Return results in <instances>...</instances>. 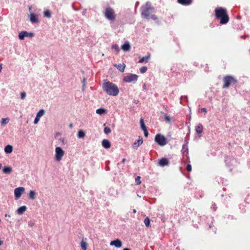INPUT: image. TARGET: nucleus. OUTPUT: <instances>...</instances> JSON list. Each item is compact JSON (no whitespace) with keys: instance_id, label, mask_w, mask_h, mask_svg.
Listing matches in <instances>:
<instances>
[{"instance_id":"obj_1","label":"nucleus","mask_w":250,"mask_h":250,"mask_svg":"<svg viewBox=\"0 0 250 250\" xmlns=\"http://www.w3.org/2000/svg\"><path fill=\"white\" fill-rule=\"evenodd\" d=\"M103 88L104 90L109 95L115 96L119 93V90L117 86L109 82L104 83Z\"/></svg>"},{"instance_id":"obj_2","label":"nucleus","mask_w":250,"mask_h":250,"mask_svg":"<svg viewBox=\"0 0 250 250\" xmlns=\"http://www.w3.org/2000/svg\"><path fill=\"white\" fill-rule=\"evenodd\" d=\"M142 15L145 18L148 19L150 16V18L153 20L156 19L154 15H151L153 13V7L151 6L150 2L147 1L145 5H143L141 8Z\"/></svg>"},{"instance_id":"obj_3","label":"nucleus","mask_w":250,"mask_h":250,"mask_svg":"<svg viewBox=\"0 0 250 250\" xmlns=\"http://www.w3.org/2000/svg\"><path fill=\"white\" fill-rule=\"evenodd\" d=\"M215 11V16L217 19H220V23L221 24H225L229 21V18L225 9L220 7L218 9H216Z\"/></svg>"},{"instance_id":"obj_4","label":"nucleus","mask_w":250,"mask_h":250,"mask_svg":"<svg viewBox=\"0 0 250 250\" xmlns=\"http://www.w3.org/2000/svg\"><path fill=\"white\" fill-rule=\"evenodd\" d=\"M104 14L105 18L110 21H114L116 19V15L115 11L110 7L105 8Z\"/></svg>"},{"instance_id":"obj_5","label":"nucleus","mask_w":250,"mask_h":250,"mask_svg":"<svg viewBox=\"0 0 250 250\" xmlns=\"http://www.w3.org/2000/svg\"><path fill=\"white\" fill-rule=\"evenodd\" d=\"M55 159L57 162L61 161L64 155V151L60 146L56 147L55 150Z\"/></svg>"},{"instance_id":"obj_6","label":"nucleus","mask_w":250,"mask_h":250,"mask_svg":"<svg viewBox=\"0 0 250 250\" xmlns=\"http://www.w3.org/2000/svg\"><path fill=\"white\" fill-rule=\"evenodd\" d=\"M155 141L160 146H164L167 144L166 138L160 134H158L155 136Z\"/></svg>"},{"instance_id":"obj_7","label":"nucleus","mask_w":250,"mask_h":250,"mask_svg":"<svg viewBox=\"0 0 250 250\" xmlns=\"http://www.w3.org/2000/svg\"><path fill=\"white\" fill-rule=\"evenodd\" d=\"M223 81L224 83L223 86L224 88H228L230 86V83L232 82L236 83V81L234 80L232 77L230 76L224 77L223 79Z\"/></svg>"},{"instance_id":"obj_8","label":"nucleus","mask_w":250,"mask_h":250,"mask_svg":"<svg viewBox=\"0 0 250 250\" xmlns=\"http://www.w3.org/2000/svg\"><path fill=\"white\" fill-rule=\"evenodd\" d=\"M137 79L138 76L133 74H129L124 78V81L127 83L135 82Z\"/></svg>"},{"instance_id":"obj_9","label":"nucleus","mask_w":250,"mask_h":250,"mask_svg":"<svg viewBox=\"0 0 250 250\" xmlns=\"http://www.w3.org/2000/svg\"><path fill=\"white\" fill-rule=\"evenodd\" d=\"M25 188L23 187H19L14 189V195L16 199H18L21 197V194L24 192Z\"/></svg>"},{"instance_id":"obj_10","label":"nucleus","mask_w":250,"mask_h":250,"mask_svg":"<svg viewBox=\"0 0 250 250\" xmlns=\"http://www.w3.org/2000/svg\"><path fill=\"white\" fill-rule=\"evenodd\" d=\"M34 36L33 33H28L26 31H21L19 34V38L21 40H23L25 37L32 38Z\"/></svg>"},{"instance_id":"obj_11","label":"nucleus","mask_w":250,"mask_h":250,"mask_svg":"<svg viewBox=\"0 0 250 250\" xmlns=\"http://www.w3.org/2000/svg\"><path fill=\"white\" fill-rule=\"evenodd\" d=\"M111 246H114L116 248H121L122 246V241L117 239L113 241H111L110 243Z\"/></svg>"},{"instance_id":"obj_12","label":"nucleus","mask_w":250,"mask_h":250,"mask_svg":"<svg viewBox=\"0 0 250 250\" xmlns=\"http://www.w3.org/2000/svg\"><path fill=\"white\" fill-rule=\"evenodd\" d=\"M143 142V138L141 137H139V139L133 144L132 147L135 149H137L140 145H142Z\"/></svg>"},{"instance_id":"obj_13","label":"nucleus","mask_w":250,"mask_h":250,"mask_svg":"<svg viewBox=\"0 0 250 250\" xmlns=\"http://www.w3.org/2000/svg\"><path fill=\"white\" fill-rule=\"evenodd\" d=\"M102 146L106 149L109 148L111 146V144L109 141L106 139H104L102 141Z\"/></svg>"},{"instance_id":"obj_14","label":"nucleus","mask_w":250,"mask_h":250,"mask_svg":"<svg viewBox=\"0 0 250 250\" xmlns=\"http://www.w3.org/2000/svg\"><path fill=\"white\" fill-rule=\"evenodd\" d=\"M30 20L32 23H38L39 22V19L37 16L33 13H31L29 15Z\"/></svg>"},{"instance_id":"obj_15","label":"nucleus","mask_w":250,"mask_h":250,"mask_svg":"<svg viewBox=\"0 0 250 250\" xmlns=\"http://www.w3.org/2000/svg\"><path fill=\"white\" fill-rule=\"evenodd\" d=\"M150 56L149 54L145 57H140L139 62L140 63H144V62L147 63L150 59Z\"/></svg>"},{"instance_id":"obj_16","label":"nucleus","mask_w":250,"mask_h":250,"mask_svg":"<svg viewBox=\"0 0 250 250\" xmlns=\"http://www.w3.org/2000/svg\"><path fill=\"white\" fill-rule=\"evenodd\" d=\"M27 210V207L25 206L20 207L17 210V213L19 215L22 214Z\"/></svg>"},{"instance_id":"obj_17","label":"nucleus","mask_w":250,"mask_h":250,"mask_svg":"<svg viewBox=\"0 0 250 250\" xmlns=\"http://www.w3.org/2000/svg\"><path fill=\"white\" fill-rule=\"evenodd\" d=\"M114 66H115L121 72H123L125 71V64H114Z\"/></svg>"},{"instance_id":"obj_18","label":"nucleus","mask_w":250,"mask_h":250,"mask_svg":"<svg viewBox=\"0 0 250 250\" xmlns=\"http://www.w3.org/2000/svg\"><path fill=\"white\" fill-rule=\"evenodd\" d=\"M159 165L162 167H164L168 164V161L167 158L161 159L159 162Z\"/></svg>"},{"instance_id":"obj_19","label":"nucleus","mask_w":250,"mask_h":250,"mask_svg":"<svg viewBox=\"0 0 250 250\" xmlns=\"http://www.w3.org/2000/svg\"><path fill=\"white\" fill-rule=\"evenodd\" d=\"M13 146L11 145H8L4 148V151L6 153L10 154L13 151Z\"/></svg>"},{"instance_id":"obj_20","label":"nucleus","mask_w":250,"mask_h":250,"mask_svg":"<svg viewBox=\"0 0 250 250\" xmlns=\"http://www.w3.org/2000/svg\"><path fill=\"white\" fill-rule=\"evenodd\" d=\"M86 239L84 240L83 239L81 242L80 245L83 250H87V244L86 242Z\"/></svg>"},{"instance_id":"obj_21","label":"nucleus","mask_w":250,"mask_h":250,"mask_svg":"<svg viewBox=\"0 0 250 250\" xmlns=\"http://www.w3.org/2000/svg\"><path fill=\"white\" fill-rule=\"evenodd\" d=\"M177 1L183 5H189L191 3L192 0H177Z\"/></svg>"},{"instance_id":"obj_22","label":"nucleus","mask_w":250,"mask_h":250,"mask_svg":"<svg viewBox=\"0 0 250 250\" xmlns=\"http://www.w3.org/2000/svg\"><path fill=\"white\" fill-rule=\"evenodd\" d=\"M122 49L125 51H128L130 49V46L129 43H125L122 46Z\"/></svg>"},{"instance_id":"obj_23","label":"nucleus","mask_w":250,"mask_h":250,"mask_svg":"<svg viewBox=\"0 0 250 250\" xmlns=\"http://www.w3.org/2000/svg\"><path fill=\"white\" fill-rule=\"evenodd\" d=\"M96 112L99 115L104 114L106 113V110L104 108H101L97 109Z\"/></svg>"},{"instance_id":"obj_24","label":"nucleus","mask_w":250,"mask_h":250,"mask_svg":"<svg viewBox=\"0 0 250 250\" xmlns=\"http://www.w3.org/2000/svg\"><path fill=\"white\" fill-rule=\"evenodd\" d=\"M36 193L34 190H30L29 193V198L33 200L35 199Z\"/></svg>"},{"instance_id":"obj_25","label":"nucleus","mask_w":250,"mask_h":250,"mask_svg":"<svg viewBox=\"0 0 250 250\" xmlns=\"http://www.w3.org/2000/svg\"><path fill=\"white\" fill-rule=\"evenodd\" d=\"M85 136V133L83 130H80L78 132V137L83 139Z\"/></svg>"},{"instance_id":"obj_26","label":"nucleus","mask_w":250,"mask_h":250,"mask_svg":"<svg viewBox=\"0 0 250 250\" xmlns=\"http://www.w3.org/2000/svg\"><path fill=\"white\" fill-rule=\"evenodd\" d=\"M12 171V169L10 167H5L3 169V172L5 174H10Z\"/></svg>"},{"instance_id":"obj_27","label":"nucleus","mask_w":250,"mask_h":250,"mask_svg":"<svg viewBox=\"0 0 250 250\" xmlns=\"http://www.w3.org/2000/svg\"><path fill=\"white\" fill-rule=\"evenodd\" d=\"M195 130L197 133H201L203 131V125L201 124L198 125L195 128Z\"/></svg>"},{"instance_id":"obj_28","label":"nucleus","mask_w":250,"mask_h":250,"mask_svg":"<svg viewBox=\"0 0 250 250\" xmlns=\"http://www.w3.org/2000/svg\"><path fill=\"white\" fill-rule=\"evenodd\" d=\"M43 15L45 17L50 18L51 16V12L49 10H46L43 12Z\"/></svg>"},{"instance_id":"obj_29","label":"nucleus","mask_w":250,"mask_h":250,"mask_svg":"<svg viewBox=\"0 0 250 250\" xmlns=\"http://www.w3.org/2000/svg\"><path fill=\"white\" fill-rule=\"evenodd\" d=\"M9 121V119L8 118H2L0 121V124L1 125H6L8 123Z\"/></svg>"},{"instance_id":"obj_30","label":"nucleus","mask_w":250,"mask_h":250,"mask_svg":"<svg viewBox=\"0 0 250 250\" xmlns=\"http://www.w3.org/2000/svg\"><path fill=\"white\" fill-rule=\"evenodd\" d=\"M44 114H45V110L44 109H41L37 113L36 116H38V117L41 118L42 116H43Z\"/></svg>"},{"instance_id":"obj_31","label":"nucleus","mask_w":250,"mask_h":250,"mask_svg":"<svg viewBox=\"0 0 250 250\" xmlns=\"http://www.w3.org/2000/svg\"><path fill=\"white\" fill-rule=\"evenodd\" d=\"M165 121L168 123V124H171V118L169 116L167 115V114H165Z\"/></svg>"},{"instance_id":"obj_32","label":"nucleus","mask_w":250,"mask_h":250,"mask_svg":"<svg viewBox=\"0 0 250 250\" xmlns=\"http://www.w3.org/2000/svg\"><path fill=\"white\" fill-rule=\"evenodd\" d=\"M140 123L141 127L143 130L146 129V127L145 126V125L144 123V120L143 119H141V120L140 121Z\"/></svg>"},{"instance_id":"obj_33","label":"nucleus","mask_w":250,"mask_h":250,"mask_svg":"<svg viewBox=\"0 0 250 250\" xmlns=\"http://www.w3.org/2000/svg\"><path fill=\"white\" fill-rule=\"evenodd\" d=\"M144 223H145V225L146 226V227H148L149 226V224H150V220L148 218V217H146L145 219V220H144Z\"/></svg>"},{"instance_id":"obj_34","label":"nucleus","mask_w":250,"mask_h":250,"mask_svg":"<svg viewBox=\"0 0 250 250\" xmlns=\"http://www.w3.org/2000/svg\"><path fill=\"white\" fill-rule=\"evenodd\" d=\"M111 131V129L109 127H104V133H105L106 134H108L109 133H110Z\"/></svg>"},{"instance_id":"obj_35","label":"nucleus","mask_w":250,"mask_h":250,"mask_svg":"<svg viewBox=\"0 0 250 250\" xmlns=\"http://www.w3.org/2000/svg\"><path fill=\"white\" fill-rule=\"evenodd\" d=\"M146 70H147V68L145 66L142 67L140 69V71L141 73H145L146 71Z\"/></svg>"},{"instance_id":"obj_36","label":"nucleus","mask_w":250,"mask_h":250,"mask_svg":"<svg viewBox=\"0 0 250 250\" xmlns=\"http://www.w3.org/2000/svg\"><path fill=\"white\" fill-rule=\"evenodd\" d=\"M112 49L115 50L117 52H119L120 50L119 47L117 44L113 45L112 46Z\"/></svg>"},{"instance_id":"obj_37","label":"nucleus","mask_w":250,"mask_h":250,"mask_svg":"<svg viewBox=\"0 0 250 250\" xmlns=\"http://www.w3.org/2000/svg\"><path fill=\"white\" fill-rule=\"evenodd\" d=\"M135 181L137 183V185H139L140 184H141V182L140 181V176H137L136 178H135Z\"/></svg>"},{"instance_id":"obj_38","label":"nucleus","mask_w":250,"mask_h":250,"mask_svg":"<svg viewBox=\"0 0 250 250\" xmlns=\"http://www.w3.org/2000/svg\"><path fill=\"white\" fill-rule=\"evenodd\" d=\"M26 94L25 92H21V99H24L26 97Z\"/></svg>"},{"instance_id":"obj_39","label":"nucleus","mask_w":250,"mask_h":250,"mask_svg":"<svg viewBox=\"0 0 250 250\" xmlns=\"http://www.w3.org/2000/svg\"><path fill=\"white\" fill-rule=\"evenodd\" d=\"M182 150L183 151V153H185V152L188 150L187 146L186 145H184L183 146Z\"/></svg>"},{"instance_id":"obj_40","label":"nucleus","mask_w":250,"mask_h":250,"mask_svg":"<svg viewBox=\"0 0 250 250\" xmlns=\"http://www.w3.org/2000/svg\"><path fill=\"white\" fill-rule=\"evenodd\" d=\"M40 119V118L38 117V116H36V117L34 120V124H37L39 122Z\"/></svg>"},{"instance_id":"obj_41","label":"nucleus","mask_w":250,"mask_h":250,"mask_svg":"<svg viewBox=\"0 0 250 250\" xmlns=\"http://www.w3.org/2000/svg\"><path fill=\"white\" fill-rule=\"evenodd\" d=\"M187 170L188 171H190L191 170V166L190 165H187Z\"/></svg>"},{"instance_id":"obj_42","label":"nucleus","mask_w":250,"mask_h":250,"mask_svg":"<svg viewBox=\"0 0 250 250\" xmlns=\"http://www.w3.org/2000/svg\"><path fill=\"white\" fill-rule=\"evenodd\" d=\"M144 132V135L146 137H147L148 135V132L147 130V129H146L145 130H143Z\"/></svg>"},{"instance_id":"obj_43","label":"nucleus","mask_w":250,"mask_h":250,"mask_svg":"<svg viewBox=\"0 0 250 250\" xmlns=\"http://www.w3.org/2000/svg\"><path fill=\"white\" fill-rule=\"evenodd\" d=\"M86 80L85 78H84L83 80V90L84 89V86H85V83H86Z\"/></svg>"},{"instance_id":"obj_44","label":"nucleus","mask_w":250,"mask_h":250,"mask_svg":"<svg viewBox=\"0 0 250 250\" xmlns=\"http://www.w3.org/2000/svg\"><path fill=\"white\" fill-rule=\"evenodd\" d=\"M201 111L205 112V113H207V109L206 108H203L201 109Z\"/></svg>"},{"instance_id":"obj_45","label":"nucleus","mask_w":250,"mask_h":250,"mask_svg":"<svg viewBox=\"0 0 250 250\" xmlns=\"http://www.w3.org/2000/svg\"><path fill=\"white\" fill-rule=\"evenodd\" d=\"M2 69V64H0V72L1 71Z\"/></svg>"},{"instance_id":"obj_46","label":"nucleus","mask_w":250,"mask_h":250,"mask_svg":"<svg viewBox=\"0 0 250 250\" xmlns=\"http://www.w3.org/2000/svg\"><path fill=\"white\" fill-rule=\"evenodd\" d=\"M133 212L134 213H135L136 212V210L135 209H133Z\"/></svg>"},{"instance_id":"obj_47","label":"nucleus","mask_w":250,"mask_h":250,"mask_svg":"<svg viewBox=\"0 0 250 250\" xmlns=\"http://www.w3.org/2000/svg\"><path fill=\"white\" fill-rule=\"evenodd\" d=\"M3 242L0 240V246L2 244Z\"/></svg>"},{"instance_id":"obj_48","label":"nucleus","mask_w":250,"mask_h":250,"mask_svg":"<svg viewBox=\"0 0 250 250\" xmlns=\"http://www.w3.org/2000/svg\"><path fill=\"white\" fill-rule=\"evenodd\" d=\"M124 250H130L129 249H128V248H125L124 249Z\"/></svg>"},{"instance_id":"obj_49","label":"nucleus","mask_w":250,"mask_h":250,"mask_svg":"<svg viewBox=\"0 0 250 250\" xmlns=\"http://www.w3.org/2000/svg\"><path fill=\"white\" fill-rule=\"evenodd\" d=\"M59 135H60V133L57 132V133H56V136H58Z\"/></svg>"},{"instance_id":"obj_50","label":"nucleus","mask_w":250,"mask_h":250,"mask_svg":"<svg viewBox=\"0 0 250 250\" xmlns=\"http://www.w3.org/2000/svg\"><path fill=\"white\" fill-rule=\"evenodd\" d=\"M2 167V165L0 163V169Z\"/></svg>"},{"instance_id":"obj_51","label":"nucleus","mask_w":250,"mask_h":250,"mask_svg":"<svg viewBox=\"0 0 250 250\" xmlns=\"http://www.w3.org/2000/svg\"><path fill=\"white\" fill-rule=\"evenodd\" d=\"M125 161V159H124L123 160V163H124Z\"/></svg>"},{"instance_id":"obj_52","label":"nucleus","mask_w":250,"mask_h":250,"mask_svg":"<svg viewBox=\"0 0 250 250\" xmlns=\"http://www.w3.org/2000/svg\"><path fill=\"white\" fill-rule=\"evenodd\" d=\"M5 217L8 216V215H7V214H6L5 215Z\"/></svg>"},{"instance_id":"obj_53","label":"nucleus","mask_w":250,"mask_h":250,"mask_svg":"<svg viewBox=\"0 0 250 250\" xmlns=\"http://www.w3.org/2000/svg\"><path fill=\"white\" fill-rule=\"evenodd\" d=\"M72 124H70V127H72Z\"/></svg>"}]
</instances>
